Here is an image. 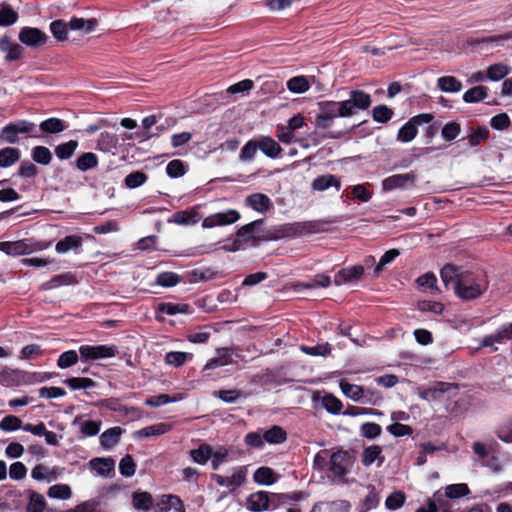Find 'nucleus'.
Returning a JSON list of instances; mask_svg holds the SVG:
<instances>
[{"label":"nucleus","mask_w":512,"mask_h":512,"mask_svg":"<svg viewBox=\"0 0 512 512\" xmlns=\"http://www.w3.org/2000/svg\"><path fill=\"white\" fill-rule=\"evenodd\" d=\"M470 489L465 483L451 484L445 488V496L450 499H457L467 496Z\"/></svg>","instance_id":"obj_56"},{"label":"nucleus","mask_w":512,"mask_h":512,"mask_svg":"<svg viewBox=\"0 0 512 512\" xmlns=\"http://www.w3.org/2000/svg\"><path fill=\"white\" fill-rule=\"evenodd\" d=\"M0 384L5 387L30 385V372L20 369H4L0 372Z\"/></svg>","instance_id":"obj_14"},{"label":"nucleus","mask_w":512,"mask_h":512,"mask_svg":"<svg viewBox=\"0 0 512 512\" xmlns=\"http://www.w3.org/2000/svg\"><path fill=\"white\" fill-rule=\"evenodd\" d=\"M156 312V319L159 322H163L164 317L158 315V313L167 315H176L178 313L189 314L192 313V308L189 304L186 303L161 302L157 305Z\"/></svg>","instance_id":"obj_20"},{"label":"nucleus","mask_w":512,"mask_h":512,"mask_svg":"<svg viewBox=\"0 0 512 512\" xmlns=\"http://www.w3.org/2000/svg\"><path fill=\"white\" fill-rule=\"evenodd\" d=\"M82 243V236L68 235L56 243L55 250L59 254L66 253L70 250L77 252V250L82 247Z\"/></svg>","instance_id":"obj_25"},{"label":"nucleus","mask_w":512,"mask_h":512,"mask_svg":"<svg viewBox=\"0 0 512 512\" xmlns=\"http://www.w3.org/2000/svg\"><path fill=\"white\" fill-rule=\"evenodd\" d=\"M340 388L342 393L352 399L355 402H360L363 400V390L364 387L357 385V384H351L346 380L340 381Z\"/></svg>","instance_id":"obj_34"},{"label":"nucleus","mask_w":512,"mask_h":512,"mask_svg":"<svg viewBox=\"0 0 512 512\" xmlns=\"http://www.w3.org/2000/svg\"><path fill=\"white\" fill-rule=\"evenodd\" d=\"M229 451L225 446H219L217 450H213L211 446V467L217 470L223 463L227 462Z\"/></svg>","instance_id":"obj_57"},{"label":"nucleus","mask_w":512,"mask_h":512,"mask_svg":"<svg viewBox=\"0 0 512 512\" xmlns=\"http://www.w3.org/2000/svg\"><path fill=\"white\" fill-rule=\"evenodd\" d=\"M20 150L13 147H6L0 150V167L7 168L20 159Z\"/></svg>","instance_id":"obj_38"},{"label":"nucleus","mask_w":512,"mask_h":512,"mask_svg":"<svg viewBox=\"0 0 512 512\" xmlns=\"http://www.w3.org/2000/svg\"><path fill=\"white\" fill-rule=\"evenodd\" d=\"M263 438L269 444H281L286 441L287 433L281 426L274 425L264 432Z\"/></svg>","instance_id":"obj_37"},{"label":"nucleus","mask_w":512,"mask_h":512,"mask_svg":"<svg viewBox=\"0 0 512 512\" xmlns=\"http://www.w3.org/2000/svg\"><path fill=\"white\" fill-rule=\"evenodd\" d=\"M0 251L13 257L30 254V239L0 242Z\"/></svg>","instance_id":"obj_17"},{"label":"nucleus","mask_w":512,"mask_h":512,"mask_svg":"<svg viewBox=\"0 0 512 512\" xmlns=\"http://www.w3.org/2000/svg\"><path fill=\"white\" fill-rule=\"evenodd\" d=\"M160 512H185V509L178 496L169 495L166 500H162Z\"/></svg>","instance_id":"obj_48"},{"label":"nucleus","mask_w":512,"mask_h":512,"mask_svg":"<svg viewBox=\"0 0 512 512\" xmlns=\"http://www.w3.org/2000/svg\"><path fill=\"white\" fill-rule=\"evenodd\" d=\"M460 133L461 125L455 121L446 123L441 130V135L443 139L447 142H451L454 139H456Z\"/></svg>","instance_id":"obj_60"},{"label":"nucleus","mask_w":512,"mask_h":512,"mask_svg":"<svg viewBox=\"0 0 512 512\" xmlns=\"http://www.w3.org/2000/svg\"><path fill=\"white\" fill-rule=\"evenodd\" d=\"M260 151L271 159L280 157L283 152L282 147L270 136H260L257 139Z\"/></svg>","instance_id":"obj_22"},{"label":"nucleus","mask_w":512,"mask_h":512,"mask_svg":"<svg viewBox=\"0 0 512 512\" xmlns=\"http://www.w3.org/2000/svg\"><path fill=\"white\" fill-rule=\"evenodd\" d=\"M375 460H378V466L385 461L382 455V448L379 445H371L363 450L362 463L364 466H370Z\"/></svg>","instance_id":"obj_31"},{"label":"nucleus","mask_w":512,"mask_h":512,"mask_svg":"<svg viewBox=\"0 0 512 512\" xmlns=\"http://www.w3.org/2000/svg\"><path fill=\"white\" fill-rule=\"evenodd\" d=\"M68 23L64 20H54L50 23V31L53 37L58 41L67 40Z\"/></svg>","instance_id":"obj_55"},{"label":"nucleus","mask_w":512,"mask_h":512,"mask_svg":"<svg viewBox=\"0 0 512 512\" xmlns=\"http://www.w3.org/2000/svg\"><path fill=\"white\" fill-rule=\"evenodd\" d=\"M98 156L93 152L82 153L75 162L76 168L82 172L96 168L98 165Z\"/></svg>","instance_id":"obj_35"},{"label":"nucleus","mask_w":512,"mask_h":512,"mask_svg":"<svg viewBox=\"0 0 512 512\" xmlns=\"http://www.w3.org/2000/svg\"><path fill=\"white\" fill-rule=\"evenodd\" d=\"M67 128L65 121L59 118L51 117L42 121L38 127L39 132L57 134Z\"/></svg>","instance_id":"obj_32"},{"label":"nucleus","mask_w":512,"mask_h":512,"mask_svg":"<svg viewBox=\"0 0 512 512\" xmlns=\"http://www.w3.org/2000/svg\"><path fill=\"white\" fill-rule=\"evenodd\" d=\"M287 88L293 93H304L309 90L310 84L305 76H295L287 81Z\"/></svg>","instance_id":"obj_53"},{"label":"nucleus","mask_w":512,"mask_h":512,"mask_svg":"<svg viewBox=\"0 0 512 512\" xmlns=\"http://www.w3.org/2000/svg\"><path fill=\"white\" fill-rule=\"evenodd\" d=\"M415 174L414 172H409L405 174H394L382 181V189L383 191H391L397 188H404L408 182H415Z\"/></svg>","instance_id":"obj_21"},{"label":"nucleus","mask_w":512,"mask_h":512,"mask_svg":"<svg viewBox=\"0 0 512 512\" xmlns=\"http://www.w3.org/2000/svg\"><path fill=\"white\" fill-rule=\"evenodd\" d=\"M393 114V110L386 105L375 106L372 110L373 120L378 123H387Z\"/></svg>","instance_id":"obj_63"},{"label":"nucleus","mask_w":512,"mask_h":512,"mask_svg":"<svg viewBox=\"0 0 512 512\" xmlns=\"http://www.w3.org/2000/svg\"><path fill=\"white\" fill-rule=\"evenodd\" d=\"M364 266L354 265L339 270L334 276V284L340 286L349 282L358 281L364 275Z\"/></svg>","instance_id":"obj_16"},{"label":"nucleus","mask_w":512,"mask_h":512,"mask_svg":"<svg viewBox=\"0 0 512 512\" xmlns=\"http://www.w3.org/2000/svg\"><path fill=\"white\" fill-rule=\"evenodd\" d=\"M263 224V219H257L241 226L236 232L237 239L233 243L234 247L229 248L228 250H238L239 242L275 241L282 238H294L303 235L317 234L325 231V223L320 220L285 223L270 229H261Z\"/></svg>","instance_id":"obj_1"},{"label":"nucleus","mask_w":512,"mask_h":512,"mask_svg":"<svg viewBox=\"0 0 512 512\" xmlns=\"http://www.w3.org/2000/svg\"><path fill=\"white\" fill-rule=\"evenodd\" d=\"M311 186L312 189L316 191H325L330 187H335L336 190H340L341 182L337 176L333 174H325L316 177Z\"/></svg>","instance_id":"obj_24"},{"label":"nucleus","mask_w":512,"mask_h":512,"mask_svg":"<svg viewBox=\"0 0 512 512\" xmlns=\"http://www.w3.org/2000/svg\"><path fill=\"white\" fill-rule=\"evenodd\" d=\"M278 477L275 471L267 466L257 468L253 474V480L259 485H272L277 481Z\"/></svg>","instance_id":"obj_27"},{"label":"nucleus","mask_w":512,"mask_h":512,"mask_svg":"<svg viewBox=\"0 0 512 512\" xmlns=\"http://www.w3.org/2000/svg\"><path fill=\"white\" fill-rule=\"evenodd\" d=\"M0 50L6 53L5 60L7 62L18 61L24 54V47L11 40L7 35L0 39Z\"/></svg>","instance_id":"obj_18"},{"label":"nucleus","mask_w":512,"mask_h":512,"mask_svg":"<svg viewBox=\"0 0 512 512\" xmlns=\"http://www.w3.org/2000/svg\"><path fill=\"white\" fill-rule=\"evenodd\" d=\"M418 134V128L409 119L397 132V140L403 143L411 142Z\"/></svg>","instance_id":"obj_41"},{"label":"nucleus","mask_w":512,"mask_h":512,"mask_svg":"<svg viewBox=\"0 0 512 512\" xmlns=\"http://www.w3.org/2000/svg\"><path fill=\"white\" fill-rule=\"evenodd\" d=\"M494 433L504 443H512V416L499 424Z\"/></svg>","instance_id":"obj_47"},{"label":"nucleus","mask_w":512,"mask_h":512,"mask_svg":"<svg viewBox=\"0 0 512 512\" xmlns=\"http://www.w3.org/2000/svg\"><path fill=\"white\" fill-rule=\"evenodd\" d=\"M181 281L180 276L175 272L165 271L157 275L155 284L162 287H173Z\"/></svg>","instance_id":"obj_50"},{"label":"nucleus","mask_w":512,"mask_h":512,"mask_svg":"<svg viewBox=\"0 0 512 512\" xmlns=\"http://www.w3.org/2000/svg\"><path fill=\"white\" fill-rule=\"evenodd\" d=\"M46 508V500L42 494L30 491L29 502L27 504V512H43Z\"/></svg>","instance_id":"obj_49"},{"label":"nucleus","mask_w":512,"mask_h":512,"mask_svg":"<svg viewBox=\"0 0 512 512\" xmlns=\"http://www.w3.org/2000/svg\"><path fill=\"white\" fill-rule=\"evenodd\" d=\"M32 159L38 164L49 165L52 161V153L45 146H35L32 149Z\"/></svg>","instance_id":"obj_54"},{"label":"nucleus","mask_w":512,"mask_h":512,"mask_svg":"<svg viewBox=\"0 0 512 512\" xmlns=\"http://www.w3.org/2000/svg\"><path fill=\"white\" fill-rule=\"evenodd\" d=\"M437 85L443 92H459L462 89V83L454 76H442L438 78Z\"/></svg>","instance_id":"obj_43"},{"label":"nucleus","mask_w":512,"mask_h":512,"mask_svg":"<svg viewBox=\"0 0 512 512\" xmlns=\"http://www.w3.org/2000/svg\"><path fill=\"white\" fill-rule=\"evenodd\" d=\"M124 430L119 427H111L105 430L99 437L100 445L105 450H110L114 446H116L121 439V435Z\"/></svg>","instance_id":"obj_23"},{"label":"nucleus","mask_w":512,"mask_h":512,"mask_svg":"<svg viewBox=\"0 0 512 512\" xmlns=\"http://www.w3.org/2000/svg\"><path fill=\"white\" fill-rule=\"evenodd\" d=\"M340 102L342 106L346 107V110H348L346 113L348 117H350L356 113V109H368L372 103V99L371 96L363 90H352L349 99Z\"/></svg>","instance_id":"obj_10"},{"label":"nucleus","mask_w":512,"mask_h":512,"mask_svg":"<svg viewBox=\"0 0 512 512\" xmlns=\"http://www.w3.org/2000/svg\"><path fill=\"white\" fill-rule=\"evenodd\" d=\"M191 459L200 465H205L211 458V445L201 444L198 448L189 451Z\"/></svg>","instance_id":"obj_40"},{"label":"nucleus","mask_w":512,"mask_h":512,"mask_svg":"<svg viewBox=\"0 0 512 512\" xmlns=\"http://www.w3.org/2000/svg\"><path fill=\"white\" fill-rule=\"evenodd\" d=\"M258 149L257 139L247 141L240 151L239 159L241 161H253Z\"/></svg>","instance_id":"obj_58"},{"label":"nucleus","mask_w":512,"mask_h":512,"mask_svg":"<svg viewBox=\"0 0 512 512\" xmlns=\"http://www.w3.org/2000/svg\"><path fill=\"white\" fill-rule=\"evenodd\" d=\"M322 405L329 413L334 415L340 414L343 409L341 400L333 394L324 395L322 398Z\"/></svg>","instance_id":"obj_52"},{"label":"nucleus","mask_w":512,"mask_h":512,"mask_svg":"<svg viewBox=\"0 0 512 512\" xmlns=\"http://www.w3.org/2000/svg\"><path fill=\"white\" fill-rule=\"evenodd\" d=\"M20 135L26 138H39L38 126L29 120L21 119L8 123L0 132V140L9 144H16L20 140Z\"/></svg>","instance_id":"obj_5"},{"label":"nucleus","mask_w":512,"mask_h":512,"mask_svg":"<svg viewBox=\"0 0 512 512\" xmlns=\"http://www.w3.org/2000/svg\"><path fill=\"white\" fill-rule=\"evenodd\" d=\"M368 490V494L357 506V512H369L370 510L376 508L379 505L380 498L375 486L369 485Z\"/></svg>","instance_id":"obj_30"},{"label":"nucleus","mask_w":512,"mask_h":512,"mask_svg":"<svg viewBox=\"0 0 512 512\" xmlns=\"http://www.w3.org/2000/svg\"><path fill=\"white\" fill-rule=\"evenodd\" d=\"M77 283L76 277L70 273H63L52 277L49 281L43 284L45 289H53L63 285H71Z\"/></svg>","instance_id":"obj_39"},{"label":"nucleus","mask_w":512,"mask_h":512,"mask_svg":"<svg viewBox=\"0 0 512 512\" xmlns=\"http://www.w3.org/2000/svg\"><path fill=\"white\" fill-rule=\"evenodd\" d=\"M71 390L88 389L96 386V382L87 377H70L63 381Z\"/></svg>","instance_id":"obj_45"},{"label":"nucleus","mask_w":512,"mask_h":512,"mask_svg":"<svg viewBox=\"0 0 512 512\" xmlns=\"http://www.w3.org/2000/svg\"><path fill=\"white\" fill-rule=\"evenodd\" d=\"M510 73V68L503 63L492 64L487 68L486 77L492 81H499Z\"/></svg>","instance_id":"obj_46"},{"label":"nucleus","mask_w":512,"mask_h":512,"mask_svg":"<svg viewBox=\"0 0 512 512\" xmlns=\"http://www.w3.org/2000/svg\"><path fill=\"white\" fill-rule=\"evenodd\" d=\"M202 218V215L195 209H186L176 211L167 220L168 223H175L180 226H191L197 224Z\"/></svg>","instance_id":"obj_19"},{"label":"nucleus","mask_w":512,"mask_h":512,"mask_svg":"<svg viewBox=\"0 0 512 512\" xmlns=\"http://www.w3.org/2000/svg\"><path fill=\"white\" fill-rule=\"evenodd\" d=\"M120 474L124 477H132L136 472V463L130 454H126L119 463Z\"/></svg>","instance_id":"obj_64"},{"label":"nucleus","mask_w":512,"mask_h":512,"mask_svg":"<svg viewBox=\"0 0 512 512\" xmlns=\"http://www.w3.org/2000/svg\"><path fill=\"white\" fill-rule=\"evenodd\" d=\"M19 14L7 2L0 4V26H11L17 22Z\"/></svg>","instance_id":"obj_33"},{"label":"nucleus","mask_w":512,"mask_h":512,"mask_svg":"<svg viewBox=\"0 0 512 512\" xmlns=\"http://www.w3.org/2000/svg\"><path fill=\"white\" fill-rule=\"evenodd\" d=\"M353 461L348 451L338 449L333 452L329 459V471L334 475L335 478L339 479L342 483L344 480L348 468L352 465Z\"/></svg>","instance_id":"obj_6"},{"label":"nucleus","mask_w":512,"mask_h":512,"mask_svg":"<svg viewBox=\"0 0 512 512\" xmlns=\"http://www.w3.org/2000/svg\"><path fill=\"white\" fill-rule=\"evenodd\" d=\"M192 358L193 354L191 353L170 351L166 354L165 361L174 367H181L188 359L191 360Z\"/></svg>","instance_id":"obj_51"},{"label":"nucleus","mask_w":512,"mask_h":512,"mask_svg":"<svg viewBox=\"0 0 512 512\" xmlns=\"http://www.w3.org/2000/svg\"><path fill=\"white\" fill-rule=\"evenodd\" d=\"M79 360V355L75 350L63 352L57 359V366L61 369H67L75 365Z\"/></svg>","instance_id":"obj_61"},{"label":"nucleus","mask_w":512,"mask_h":512,"mask_svg":"<svg viewBox=\"0 0 512 512\" xmlns=\"http://www.w3.org/2000/svg\"><path fill=\"white\" fill-rule=\"evenodd\" d=\"M440 277L444 286L452 288L456 297L462 301L480 298L489 287L486 276L452 263L442 267Z\"/></svg>","instance_id":"obj_2"},{"label":"nucleus","mask_w":512,"mask_h":512,"mask_svg":"<svg viewBox=\"0 0 512 512\" xmlns=\"http://www.w3.org/2000/svg\"><path fill=\"white\" fill-rule=\"evenodd\" d=\"M92 470L97 471L101 476L107 477L115 469V461L111 457L93 458L89 461Z\"/></svg>","instance_id":"obj_26"},{"label":"nucleus","mask_w":512,"mask_h":512,"mask_svg":"<svg viewBox=\"0 0 512 512\" xmlns=\"http://www.w3.org/2000/svg\"><path fill=\"white\" fill-rule=\"evenodd\" d=\"M490 136V131L486 126H479L469 136L468 141L472 147L480 145L485 142Z\"/></svg>","instance_id":"obj_62"},{"label":"nucleus","mask_w":512,"mask_h":512,"mask_svg":"<svg viewBox=\"0 0 512 512\" xmlns=\"http://www.w3.org/2000/svg\"><path fill=\"white\" fill-rule=\"evenodd\" d=\"M153 497L149 492H134L132 494V505L137 510L148 511L153 506Z\"/></svg>","instance_id":"obj_36"},{"label":"nucleus","mask_w":512,"mask_h":512,"mask_svg":"<svg viewBox=\"0 0 512 512\" xmlns=\"http://www.w3.org/2000/svg\"><path fill=\"white\" fill-rule=\"evenodd\" d=\"M172 426L168 423H157L154 425L146 426L136 431V436L139 438H149L152 436H160L171 430Z\"/></svg>","instance_id":"obj_29"},{"label":"nucleus","mask_w":512,"mask_h":512,"mask_svg":"<svg viewBox=\"0 0 512 512\" xmlns=\"http://www.w3.org/2000/svg\"><path fill=\"white\" fill-rule=\"evenodd\" d=\"M488 95V88L485 86H475L467 90L463 95L466 103H478L484 100Z\"/></svg>","instance_id":"obj_44"},{"label":"nucleus","mask_w":512,"mask_h":512,"mask_svg":"<svg viewBox=\"0 0 512 512\" xmlns=\"http://www.w3.org/2000/svg\"><path fill=\"white\" fill-rule=\"evenodd\" d=\"M217 356L210 359L202 370V377L206 380H215L208 371L223 367L233 363V349L229 347H222L216 350Z\"/></svg>","instance_id":"obj_9"},{"label":"nucleus","mask_w":512,"mask_h":512,"mask_svg":"<svg viewBox=\"0 0 512 512\" xmlns=\"http://www.w3.org/2000/svg\"><path fill=\"white\" fill-rule=\"evenodd\" d=\"M77 147V140H69L68 142L57 145L54 149V152L60 160H67L73 156Z\"/></svg>","instance_id":"obj_42"},{"label":"nucleus","mask_w":512,"mask_h":512,"mask_svg":"<svg viewBox=\"0 0 512 512\" xmlns=\"http://www.w3.org/2000/svg\"><path fill=\"white\" fill-rule=\"evenodd\" d=\"M19 41L28 47H39L46 44L48 35L36 27H22L18 33Z\"/></svg>","instance_id":"obj_12"},{"label":"nucleus","mask_w":512,"mask_h":512,"mask_svg":"<svg viewBox=\"0 0 512 512\" xmlns=\"http://www.w3.org/2000/svg\"><path fill=\"white\" fill-rule=\"evenodd\" d=\"M95 405L100 408L117 412L122 416L132 415L133 417H140V410L138 408L123 405L119 398L110 397L101 399Z\"/></svg>","instance_id":"obj_15"},{"label":"nucleus","mask_w":512,"mask_h":512,"mask_svg":"<svg viewBox=\"0 0 512 512\" xmlns=\"http://www.w3.org/2000/svg\"><path fill=\"white\" fill-rule=\"evenodd\" d=\"M459 386L456 383H449L443 381H436L427 389L420 392L419 396L427 401H443L445 395L452 390H458Z\"/></svg>","instance_id":"obj_11"},{"label":"nucleus","mask_w":512,"mask_h":512,"mask_svg":"<svg viewBox=\"0 0 512 512\" xmlns=\"http://www.w3.org/2000/svg\"><path fill=\"white\" fill-rule=\"evenodd\" d=\"M231 476L212 474L211 479L220 487H227L235 490L242 486L247 479L248 466H236L232 469Z\"/></svg>","instance_id":"obj_8"},{"label":"nucleus","mask_w":512,"mask_h":512,"mask_svg":"<svg viewBox=\"0 0 512 512\" xmlns=\"http://www.w3.org/2000/svg\"><path fill=\"white\" fill-rule=\"evenodd\" d=\"M240 213L235 209L218 212L209 215L202 221L203 228H213L216 226H225L237 222L240 219Z\"/></svg>","instance_id":"obj_13"},{"label":"nucleus","mask_w":512,"mask_h":512,"mask_svg":"<svg viewBox=\"0 0 512 512\" xmlns=\"http://www.w3.org/2000/svg\"><path fill=\"white\" fill-rule=\"evenodd\" d=\"M345 106L340 101H320L318 103V112L315 116L314 126L316 129L327 131V137L332 139L340 138L349 133L356 125L338 126L337 119L348 117Z\"/></svg>","instance_id":"obj_3"},{"label":"nucleus","mask_w":512,"mask_h":512,"mask_svg":"<svg viewBox=\"0 0 512 512\" xmlns=\"http://www.w3.org/2000/svg\"><path fill=\"white\" fill-rule=\"evenodd\" d=\"M117 352V347L114 345H81L79 347V355L83 361L115 357Z\"/></svg>","instance_id":"obj_7"},{"label":"nucleus","mask_w":512,"mask_h":512,"mask_svg":"<svg viewBox=\"0 0 512 512\" xmlns=\"http://www.w3.org/2000/svg\"><path fill=\"white\" fill-rule=\"evenodd\" d=\"M246 203L257 212H266L270 206V198L263 193H254L246 198Z\"/></svg>","instance_id":"obj_28"},{"label":"nucleus","mask_w":512,"mask_h":512,"mask_svg":"<svg viewBox=\"0 0 512 512\" xmlns=\"http://www.w3.org/2000/svg\"><path fill=\"white\" fill-rule=\"evenodd\" d=\"M307 493L293 491L289 493H270L257 491L250 494L246 500V507L252 512L275 511L282 506H287L293 501L306 499Z\"/></svg>","instance_id":"obj_4"},{"label":"nucleus","mask_w":512,"mask_h":512,"mask_svg":"<svg viewBox=\"0 0 512 512\" xmlns=\"http://www.w3.org/2000/svg\"><path fill=\"white\" fill-rule=\"evenodd\" d=\"M147 179H148V176L144 172L134 171L125 177L124 183L127 188L135 189V188L143 185L147 181Z\"/></svg>","instance_id":"obj_59"}]
</instances>
